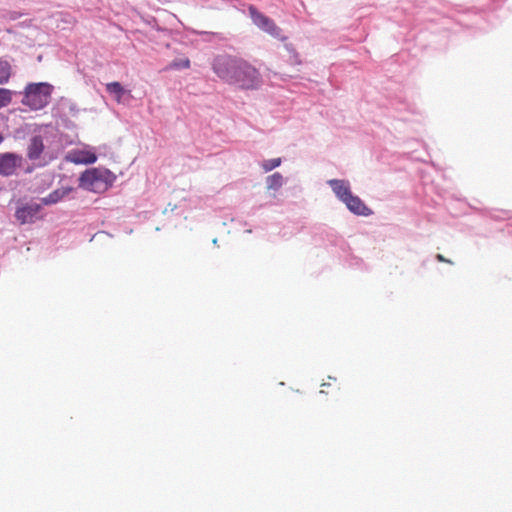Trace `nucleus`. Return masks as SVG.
<instances>
[{
	"instance_id": "obj_1",
	"label": "nucleus",
	"mask_w": 512,
	"mask_h": 512,
	"mask_svg": "<svg viewBox=\"0 0 512 512\" xmlns=\"http://www.w3.org/2000/svg\"><path fill=\"white\" fill-rule=\"evenodd\" d=\"M242 59L229 54H219L212 61V70L220 80L231 85Z\"/></svg>"
},
{
	"instance_id": "obj_2",
	"label": "nucleus",
	"mask_w": 512,
	"mask_h": 512,
	"mask_svg": "<svg viewBox=\"0 0 512 512\" xmlns=\"http://www.w3.org/2000/svg\"><path fill=\"white\" fill-rule=\"evenodd\" d=\"M51 92L52 86L47 83L30 84L25 89L22 103L32 110L42 109L49 103Z\"/></svg>"
},
{
	"instance_id": "obj_3",
	"label": "nucleus",
	"mask_w": 512,
	"mask_h": 512,
	"mask_svg": "<svg viewBox=\"0 0 512 512\" xmlns=\"http://www.w3.org/2000/svg\"><path fill=\"white\" fill-rule=\"evenodd\" d=\"M262 82L260 72L249 62L242 59L231 85L242 89H257Z\"/></svg>"
},
{
	"instance_id": "obj_4",
	"label": "nucleus",
	"mask_w": 512,
	"mask_h": 512,
	"mask_svg": "<svg viewBox=\"0 0 512 512\" xmlns=\"http://www.w3.org/2000/svg\"><path fill=\"white\" fill-rule=\"evenodd\" d=\"M107 171H101L99 169L87 170L80 176L81 187L93 191L102 192L108 189L109 184Z\"/></svg>"
},
{
	"instance_id": "obj_5",
	"label": "nucleus",
	"mask_w": 512,
	"mask_h": 512,
	"mask_svg": "<svg viewBox=\"0 0 512 512\" xmlns=\"http://www.w3.org/2000/svg\"><path fill=\"white\" fill-rule=\"evenodd\" d=\"M22 157L14 153L0 154V175L10 176L21 166Z\"/></svg>"
},
{
	"instance_id": "obj_6",
	"label": "nucleus",
	"mask_w": 512,
	"mask_h": 512,
	"mask_svg": "<svg viewBox=\"0 0 512 512\" xmlns=\"http://www.w3.org/2000/svg\"><path fill=\"white\" fill-rule=\"evenodd\" d=\"M40 209V204H25L16 210L15 217L21 224L33 223Z\"/></svg>"
},
{
	"instance_id": "obj_7",
	"label": "nucleus",
	"mask_w": 512,
	"mask_h": 512,
	"mask_svg": "<svg viewBox=\"0 0 512 512\" xmlns=\"http://www.w3.org/2000/svg\"><path fill=\"white\" fill-rule=\"evenodd\" d=\"M67 160L74 164H93L97 160V156L93 151L85 149H75L68 153Z\"/></svg>"
},
{
	"instance_id": "obj_8",
	"label": "nucleus",
	"mask_w": 512,
	"mask_h": 512,
	"mask_svg": "<svg viewBox=\"0 0 512 512\" xmlns=\"http://www.w3.org/2000/svg\"><path fill=\"white\" fill-rule=\"evenodd\" d=\"M347 208L354 214L360 216H369L372 214V210L365 205V203L353 194L349 195L344 201Z\"/></svg>"
},
{
	"instance_id": "obj_9",
	"label": "nucleus",
	"mask_w": 512,
	"mask_h": 512,
	"mask_svg": "<svg viewBox=\"0 0 512 512\" xmlns=\"http://www.w3.org/2000/svg\"><path fill=\"white\" fill-rule=\"evenodd\" d=\"M328 184L332 188L337 198L342 202H344L346 198L352 194L348 181L331 179L328 181Z\"/></svg>"
},
{
	"instance_id": "obj_10",
	"label": "nucleus",
	"mask_w": 512,
	"mask_h": 512,
	"mask_svg": "<svg viewBox=\"0 0 512 512\" xmlns=\"http://www.w3.org/2000/svg\"><path fill=\"white\" fill-rule=\"evenodd\" d=\"M249 11L254 23L258 27L270 33L275 31L276 25L270 18L258 12L254 7H250Z\"/></svg>"
},
{
	"instance_id": "obj_11",
	"label": "nucleus",
	"mask_w": 512,
	"mask_h": 512,
	"mask_svg": "<svg viewBox=\"0 0 512 512\" xmlns=\"http://www.w3.org/2000/svg\"><path fill=\"white\" fill-rule=\"evenodd\" d=\"M44 150V143L41 136H34L27 149V157L30 160H37Z\"/></svg>"
},
{
	"instance_id": "obj_12",
	"label": "nucleus",
	"mask_w": 512,
	"mask_h": 512,
	"mask_svg": "<svg viewBox=\"0 0 512 512\" xmlns=\"http://www.w3.org/2000/svg\"><path fill=\"white\" fill-rule=\"evenodd\" d=\"M72 191V188H61L54 190L50 194H48L46 197L42 198V203L44 205H51L55 204L61 199H63L65 196H67Z\"/></svg>"
},
{
	"instance_id": "obj_13",
	"label": "nucleus",
	"mask_w": 512,
	"mask_h": 512,
	"mask_svg": "<svg viewBox=\"0 0 512 512\" xmlns=\"http://www.w3.org/2000/svg\"><path fill=\"white\" fill-rule=\"evenodd\" d=\"M106 90L108 93L115 96V100L121 103L122 97L126 93L125 89L119 82H110L106 84Z\"/></svg>"
},
{
	"instance_id": "obj_14",
	"label": "nucleus",
	"mask_w": 512,
	"mask_h": 512,
	"mask_svg": "<svg viewBox=\"0 0 512 512\" xmlns=\"http://www.w3.org/2000/svg\"><path fill=\"white\" fill-rule=\"evenodd\" d=\"M12 74V67L9 61L0 58V85L9 81Z\"/></svg>"
},
{
	"instance_id": "obj_15",
	"label": "nucleus",
	"mask_w": 512,
	"mask_h": 512,
	"mask_svg": "<svg viewBox=\"0 0 512 512\" xmlns=\"http://www.w3.org/2000/svg\"><path fill=\"white\" fill-rule=\"evenodd\" d=\"M283 182H284L283 176L280 173L276 172L267 177V179H266L267 189L276 191L279 188H281V186L283 185Z\"/></svg>"
},
{
	"instance_id": "obj_16",
	"label": "nucleus",
	"mask_w": 512,
	"mask_h": 512,
	"mask_svg": "<svg viewBox=\"0 0 512 512\" xmlns=\"http://www.w3.org/2000/svg\"><path fill=\"white\" fill-rule=\"evenodd\" d=\"M12 100V91L0 88V109L9 105Z\"/></svg>"
},
{
	"instance_id": "obj_17",
	"label": "nucleus",
	"mask_w": 512,
	"mask_h": 512,
	"mask_svg": "<svg viewBox=\"0 0 512 512\" xmlns=\"http://www.w3.org/2000/svg\"><path fill=\"white\" fill-rule=\"evenodd\" d=\"M281 158L268 159L262 162L261 166L265 172L271 171L280 166Z\"/></svg>"
},
{
	"instance_id": "obj_18",
	"label": "nucleus",
	"mask_w": 512,
	"mask_h": 512,
	"mask_svg": "<svg viewBox=\"0 0 512 512\" xmlns=\"http://www.w3.org/2000/svg\"><path fill=\"white\" fill-rule=\"evenodd\" d=\"M172 68H184L187 69L190 67V60L189 59H183L180 61H173L171 64Z\"/></svg>"
},
{
	"instance_id": "obj_19",
	"label": "nucleus",
	"mask_w": 512,
	"mask_h": 512,
	"mask_svg": "<svg viewBox=\"0 0 512 512\" xmlns=\"http://www.w3.org/2000/svg\"><path fill=\"white\" fill-rule=\"evenodd\" d=\"M436 259L440 262L452 263L450 260H447L442 254H437Z\"/></svg>"
},
{
	"instance_id": "obj_20",
	"label": "nucleus",
	"mask_w": 512,
	"mask_h": 512,
	"mask_svg": "<svg viewBox=\"0 0 512 512\" xmlns=\"http://www.w3.org/2000/svg\"><path fill=\"white\" fill-rule=\"evenodd\" d=\"M2 140H3V138H2V136L0 135V143L2 142Z\"/></svg>"
}]
</instances>
